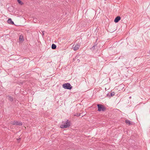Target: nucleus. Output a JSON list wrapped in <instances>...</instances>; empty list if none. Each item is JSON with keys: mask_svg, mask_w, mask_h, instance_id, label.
Segmentation results:
<instances>
[{"mask_svg": "<svg viewBox=\"0 0 150 150\" xmlns=\"http://www.w3.org/2000/svg\"><path fill=\"white\" fill-rule=\"evenodd\" d=\"M17 1L18 3L21 5H22L23 4V3L20 0H17Z\"/></svg>", "mask_w": 150, "mask_h": 150, "instance_id": "f8f14e48", "label": "nucleus"}, {"mask_svg": "<svg viewBox=\"0 0 150 150\" xmlns=\"http://www.w3.org/2000/svg\"><path fill=\"white\" fill-rule=\"evenodd\" d=\"M120 16H118L115 19L114 21L115 23H117L120 20Z\"/></svg>", "mask_w": 150, "mask_h": 150, "instance_id": "423d86ee", "label": "nucleus"}, {"mask_svg": "<svg viewBox=\"0 0 150 150\" xmlns=\"http://www.w3.org/2000/svg\"><path fill=\"white\" fill-rule=\"evenodd\" d=\"M52 48L53 49H55L56 48V45L54 44H53L52 45Z\"/></svg>", "mask_w": 150, "mask_h": 150, "instance_id": "1a4fd4ad", "label": "nucleus"}, {"mask_svg": "<svg viewBox=\"0 0 150 150\" xmlns=\"http://www.w3.org/2000/svg\"><path fill=\"white\" fill-rule=\"evenodd\" d=\"M63 87L65 89H71L72 87L69 83H67L64 84L62 85Z\"/></svg>", "mask_w": 150, "mask_h": 150, "instance_id": "f03ea898", "label": "nucleus"}, {"mask_svg": "<svg viewBox=\"0 0 150 150\" xmlns=\"http://www.w3.org/2000/svg\"><path fill=\"white\" fill-rule=\"evenodd\" d=\"M131 98V96H130V97H129V98Z\"/></svg>", "mask_w": 150, "mask_h": 150, "instance_id": "f3484780", "label": "nucleus"}, {"mask_svg": "<svg viewBox=\"0 0 150 150\" xmlns=\"http://www.w3.org/2000/svg\"><path fill=\"white\" fill-rule=\"evenodd\" d=\"M125 123L127 124H129V125H130V121L129 120H126L125 121Z\"/></svg>", "mask_w": 150, "mask_h": 150, "instance_id": "9b49d317", "label": "nucleus"}, {"mask_svg": "<svg viewBox=\"0 0 150 150\" xmlns=\"http://www.w3.org/2000/svg\"><path fill=\"white\" fill-rule=\"evenodd\" d=\"M19 40L20 41H23V36L20 35L19 38Z\"/></svg>", "mask_w": 150, "mask_h": 150, "instance_id": "9d476101", "label": "nucleus"}, {"mask_svg": "<svg viewBox=\"0 0 150 150\" xmlns=\"http://www.w3.org/2000/svg\"><path fill=\"white\" fill-rule=\"evenodd\" d=\"M7 23L11 25H14V22L12 21L11 18H9L7 20Z\"/></svg>", "mask_w": 150, "mask_h": 150, "instance_id": "0eeeda50", "label": "nucleus"}, {"mask_svg": "<svg viewBox=\"0 0 150 150\" xmlns=\"http://www.w3.org/2000/svg\"><path fill=\"white\" fill-rule=\"evenodd\" d=\"M8 98V99L9 100H10L11 101H12L13 100V98L10 96H7Z\"/></svg>", "mask_w": 150, "mask_h": 150, "instance_id": "6e6552de", "label": "nucleus"}, {"mask_svg": "<svg viewBox=\"0 0 150 150\" xmlns=\"http://www.w3.org/2000/svg\"><path fill=\"white\" fill-rule=\"evenodd\" d=\"M98 111H104L105 110V107L102 105L98 104Z\"/></svg>", "mask_w": 150, "mask_h": 150, "instance_id": "7ed1b4c3", "label": "nucleus"}, {"mask_svg": "<svg viewBox=\"0 0 150 150\" xmlns=\"http://www.w3.org/2000/svg\"><path fill=\"white\" fill-rule=\"evenodd\" d=\"M115 92H111L110 93V96H114L115 95Z\"/></svg>", "mask_w": 150, "mask_h": 150, "instance_id": "ddd939ff", "label": "nucleus"}, {"mask_svg": "<svg viewBox=\"0 0 150 150\" xmlns=\"http://www.w3.org/2000/svg\"><path fill=\"white\" fill-rule=\"evenodd\" d=\"M73 48L74 51L78 50L80 47V45L78 44L74 45L73 46Z\"/></svg>", "mask_w": 150, "mask_h": 150, "instance_id": "39448f33", "label": "nucleus"}, {"mask_svg": "<svg viewBox=\"0 0 150 150\" xmlns=\"http://www.w3.org/2000/svg\"><path fill=\"white\" fill-rule=\"evenodd\" d=\"M70 126V122L67 120L61 125L60 127L62 128H67L69 127Z\"/></svg>", "mask_w": 150, "mask_h": 150, "instance_id": "f257e3e1", "label": "nucleus"}, {"mask_svg": "<svg viewBox=\"0 0 150 150\" xmlns=\"http://www.w3.org/2000/svg\"><path fill=\"white\" fill-rule=\"evenodd\" d=\"M74 116H76L77 117H79V116L80 115V113H76V114H75L74 115Z\"/></svg>", "mask_w": 150, "mask_h": 150, "instance_id": "4468645a", "label": "nucleus"}, {"mask_svg": "<svg viewBox=\"0 0 150 150\" xmlns=\"http://www.w3.org/2000/svg\"><path fill=\"white\" fill-rule=\"evenodd\" d=\"M12 124L16 125H22V122L21 121H14L12 122Z\"/></svg>", "mask_w": 150, "mask_h": 150, "instance_id": "20e7f679", "label": "nucleus"}, {"mask_svg": "<svg viewBox=\"0 0 150 150\" xmlns=\"http://www.w3.org/2000/svg\"><path fill=\"white\" fill-rule=\"evenodd\" d=\"M95 47H96V45H94L93 46L92 48L93 49H95Z\"/></svg>", "mask_w": 150, "mask_h": 150, "instance_id": "2eb2a0df", "label": "nucleus"}, {"mask_svg": "<svg viewBox=\"0 0 150 150\" xmlns=\"http://www.w3.org/2000/svg\"><path fill=\"white\" fill-rule=\"evenodd\" d=\"M78 61H79V62L80 61V60L79 59H78Z\"/></svg>", "mask_w": 150, "mask_h": 150, "instance_id": "dca6fc26", "label": "nucleus"}]
</instances>
